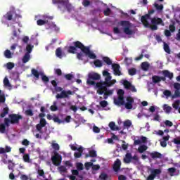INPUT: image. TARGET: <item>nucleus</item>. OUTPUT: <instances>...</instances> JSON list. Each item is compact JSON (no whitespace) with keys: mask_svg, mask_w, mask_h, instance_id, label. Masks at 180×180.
Segmentation results:
<instances>
[{"mask_svg":"<svg viewBox=\"0 0 180 180\" xmlns=\"http://www.w3.org/2000/svg\"><path fill=\"white\" fill-rule=\"evenodd\" d=\"M103 76L105 77L104 82H98L96 84L97 94L98 95H103L105 96H109V95H113V89L108 90V88L112 86L113 83H112V76L108 70L103 71Z\"/></svg>","mask_w":180,"mask_h":180,"instance_id":"nucleus-1","label":"nucleus"},{"mask_svg":"<svg viewBox=\"0 0 180 180\" xmlns=\"http://www.w3.org/2000/svg\"><path fill=\"white\" fill-rule=\"evenodd\" d=\"M73 46H70L68 48V53L70 54H75L77 53V49H80L81 51L87 56L91 60H95L96 58V55L94 52L91 51L89 46H85L81 41H77L73 42Z\"/></svg>","mask_w":180,"mask_h":180,"instance_id":"nucleus-2","label":"nucleus"},{"mask_svg":"<svg viewBox=\"0 0 180 180\" xmlns=\"http://www.w3.org/2000/svg\"><path fill=\"white\" fill-rule=\"evenodd\" d=\"M99 79H101V75L94 72H91L88 74L86 84L90 86H94L96 89V85H98V82H96V81H99Z\"/></svg>","mask_w":180,"mask_h":180,"instance_id":"nucleus-3","label":"nucleus"},{"mask_svg":"<svg viewBox=\"0 0 180 180\" xmlns=\"http://www.w3.org/2000/svg\"><path fill=\"white\" fill-rule=\"evenodd\" d=\"M55 89L56 92H60V94H56V99H64L65 98L70 99V95H74V91H72L71 90H63V88L60 86H56Z\"/></svg>","mask_w":180,"mask_h":180,"instance_id":"nucleus-4","label":"nucleus"},{"mask_svg":"<svg viewBox=\"0 0 180 180\" xmlns=\"http://www.w3.org/2000/svg\"><path fill=\"white\" fill-rule=\"evenodd\" d=\"M155 12V10L152 9L148 11V13L142 15L141 18V22L143 25L144 27H150V22H148L149 19H151V15Z\"/></svg>","mask_w":180,"mask_h":180,"instance_id":"nucleus-5","label":"nucleus"},{"mask_svg":"<svg viewBox=\"0 0 180 180\" xmlns=\"http://www.w3.org/2000/svg\"><path fill=\"white\" fill-rule=\"evenodd\" d=\"M150 22L152 25H150L149 27L151 30H158V25H162V26H164V21H162V19L158 17L150 18Z\"/></svg>","mask_w":180,"mask_h":180,"instance_id":"nucleus-6","label":"nucleus"},{"mask_svg":"<svg viewBox=\"0 0 180 180\" xmlns=\"http://www.w3.org/2000/svg\"><path fill=\"white\" fill-rule=\"evenodd\" d=\"M120 26H122L123 32L125 34L131 35L133 34V30L130 29L131 27V23L130 21L127 20H122L120 22Z\"/></svg>","mask_w":180,"mask_h":180,"instance_id":"nucleus-7","label":"nucleus"},{"mask_svg":"<svg viewBox=\"0 0 180 180\" xmlns=\"http://www.w3.org/2000/svg\"><path fill=\"white\" fill-rule=\"evenodd\" d=\"M10 122L12 124L19 123V120L23 119V117L18 114H11L9 115Z\"/></svg>","mask_w":180,"mask_h":180,"instance_id":"nucleus-8","label":"nucleus"},{"mask_svg":"<svg viewBox=\"0 0 180 180\" xmlns=\"http://www.w3.org/2000/svg\"><path fill=\"white\" fill-rule=\"evenodd\" d=\"M47 124V121H46V119L41 118L39 120V123L36 125V129L39 133L41 134H43V127H46V125Z\"/></svg>","mask_w":180,"mask_h":180,"instance_id":"nucleus-9","label":"nucleus"},{"mask_svg":"<svg viewBox=\"0 0 180 180\" xmlns=\"http://www.w3.org/2000/svg\"><path fill=\"white\" fill-rule=\"evenodd\" d=\"M61 155H59L58 153L55 152V155L51 157V161L53 165L58 167L61 164Z\"/></svg>","mask_w":180,"mask_h":180,"instance_id":"nucleus-10","label":"nucleus"},{"mask_svg":"<svg viewBox=\"0 0 180 180\" xmlns=\"http://www.w3.org/2000/svg\"><path fill=\"white\" fill-rule=\"evenodd\" d=\"M123 85L125 88V89L131 91V92H137V89H136V87L130 83V82L127 80H124L123 82Z\"/></svg>","mask_w":180,"mask_h":180,"instance_id":"nucleus-11","label":"nucleus"},{"mask_svg":"<svg viewBox=\"0 0 180 180\" xmlns=\"http://www.w3.org/2000/svg\"><path fill=\"white\" fill-rule=\"evenodd\" d=\"M133 103H134V99L131 96L127 97V103L124 102V106L126 109H133Z\"/></svg>","mask_w":180,"mask_h":180,"instance_id":"nucleus-12","label":"nucleus"},{"mask_svg":"<svg viewBox=\"0 0 180 180\" xmlns=\"http://www.w3.org/2000/svg\"><path fill=\"white\" fill-rule=\"evenodd\" d=\"M112 68L114 72V75H117L118 77H120L122 75V72H120V65L117 63H113L112 64Z\"/></svg>","mask_w":180,"mask_h":180,"instance_id":"nucleus-13","label":"nucleus"},{"mask_svg":"<svg viewBox=\"0 0 180 180\" xmlns=\"http://www.w3.org/2000/svg\"><path fill=\"white\" fill-rule=\"evenodd\" d=\"M114 103L117 106H123L124 105V97L118 96L117 98H114Z\"/></svg>","mask_w":180,"mask_h":180,"instance_id":"nucleus-14","label":"nucleus"},{"mask_svg":"<svg viewBox=\"0 0 180 180\" xmlns=\"http://www.w3.org/2000/svg\"><path fill=\"white\" fill-rule=\"evenodd\" d=\"M120 167H122V161H120V159H117L112 166L115 172H119Z\"/></svg>","mask_w":180,"mask_h":180,"instance_id":"nucleus-15","label":"nucleus"},{"mask_svg":"<svg viewBox=\"0 0 180 180\" xmlns=\"http://www.w3.org/2000/svg\"><path fill=\"white\" fill-rule=\"evenodd\" d=\"M150 156L153 160H157L158 158H162V154L157 151L150 153Z\"/></svg>","mask_w":180,"mask_h":180,"instance_id":"nucleus-16","label":"nucleus"},{"mask_svg":"<svg viewBox=\"0 0 180 180\" xmlns=\"http://www.w3.org/2000/svg\"><path fill=\"white\" fill-rule=\"evenodd\" d=\"M53 4H58V9H61V6H65L67 5V1L64 0H55L53 1Z\"/></svg>","mask_w":180,"mask_h":180,"instance_id":"nucleus-17","label":"nucleus"},{"mask_svg":"<svg viewBox=\"0 0 180 180\" xmlns=\"http://www.w3.org/2000/svg\"><path fill=\"white\" fill-rule=\"evenodd\" d=\"M124 164H130L131 162V153H127L123 159Z\"/></svg>","mask_w":180,"mask_h":180,"instance_id":"nucleus-18","label":"nucleus"},{"mask_svg":"<svg viewBox=\"0 0 180 180\" xmlns=\"http://www.w3.org/2000/svg\"><path fill=\"white\" fill-rule=\"evenodd\" d=\"M78 152H76L74 153V157L75 158H81V157L82 156V153H84V149L82 148V147H79L77 149Z\"/></svg>","mask_w":180,"mask_h":180,"instance_id":"nucleus-19","label":"nucleus"},{"mask_svg":"<svg viewBox=\"0 0 180 180\" xmlns=\"http://www.w3.org/2000/svg\"><path fill=\"white\" fill-rule=\"evenodd\" d=\"M162 74L166 78H169L170 79H172V78H174V73L169 72V70H163Z\"/></svg>","mask_w":180,"mask_h":180,"instance_id":"nucleus-20","label":"nucleus"},{"mask_svg":"<svg viewBox=\"0 0 180 180\" xmlns=\"http://www.w3.org/2000/svg\"><path fill=\"white\" fill-rule=\"evenodd\" d=\"M4 19L6 20H12L13 18V14L12 13V11H8L4 15Z\"/></svg>","mask_w":180,"mask_h":180,"instance_id":"nucleus-21","label":"nucleus"},{"mask_svg":"<svg viewBox=\"0 0 180 180\" xmlns=\"http://www.w3.org/2000/svg\"><path fill=\"white\" fill-rule=\"evenodd\" d=\"M30 60V54L29 53H26L22 57V61L23 64H26Z\"/></svg>","mask_w":180,"mask_h":180,"instance_id":"nucleus-22","label":"nucleus"},{"mask_svg":"<svg viewBox=\"0 0 180 180\" xmlns=\"http://www.w3.org/2000/svg\"><path fill=\"white\" fill-rule=\"evenodd\" d=\"M141 67L143 71H148V68H150V64L148 62H143L141 65Z\"/></svg>","mask_w":180,"mask_h":180,"instance_id":"nucleus-23","label":"nucleus"},{"mask_svg":"<svg viewBox=\"0 0 180 180\" xmlns=\"http://www.w3.org/2000/svg\"><path fill=\"white\" fill-rule=\"evenodd\" d=\"M148 148V147H147V146L141 145L138 148V152L140 153V154H143V153H144V151H147Z\"/></svg>","mask_w":180,"mask_h":180,"instance_id":"nucleus-24","label":"nucleus"},{"mask_svg":"<svg viewBox=\"0 0 180 180\" xmlns=\"http://www.w3.org/2000/svg\"><path fill=\"white\" fill-rule=\"evenodd\" d=\"M153 6L155 8L156 11H158V12H162V9H164V5L160 4L159 5L157 3H155L153 4Z\"/></svg>","mask_w":180,"mask_h":180,"instance_id":"nucleus-25","label":"nucleus"},{"mask_svg":"<svg viewBox=\"0 0 180 180\" xmlns=\"http://www.w3.org/2000/svg\"><path fill=\"white\" fill-rule=\"evenodd\" d=\"M176 22L175 21H172V24L169 26V31H170L172 33L175 32V30H176V27H175Z\"/></svg>","mask_w":180,"mask_h":180,"instance_id":"nucleus-26","label":"nucleus"},{"mask_svg":"<svg viewBox=\"0 0 180 180\" xmlns=\"http://www.w3.org/2000/svg\"><path fill=\"white\" fill-rule=\"evenodd\" d=\"M163 110L165 112V113H171L172 108L169 106L167 104H165L163 105Z\"/></svg>","mask_w":180,"mask_h":180,"instance_id":"nucleus-27","label":"nucleus"},{"mask_svg":"<svg viewBox=\"0 0 180 180\" xmlns=\"http://www.w3.org/2000/svg\"><path fill=\"white\" fill-rule=\"evenodd\" d=\"M94 64L95 67H97L99 68H101V67L103 66V63L102 62V60H101L99 59H96V60H94Z\"/></svg>","mask_w":180,"mask_h":180,"instance_id":"nucleus-28","label":"nucleus"},{"mask_svg":"<svg viewBox=\"0 0 180 180\" xmlns=\"http://www.w3.org/2000/svg\"><path fill=\"white\" fill-rule=\"evenodd\" d=\"M8 169H11L13 172V168H15V163L13 162V160H8Z\"/></svg>","mask_w":180,"mask_h":180,"instance_id":"nucleus-29","label":"nucleus"},{"mask_svg":"<svg viewBox=\"0 0 180 180\" xmlns=\"http://www.w3.org/2000/svg\"><path fill=\"white\" fill-rule=\"evenodd\" d=\"M103 61L107 64V65H112V60L108 56L103 57Z\"/></svg>","mask_w":180,"mask_h":180,"instance_id":"nucleus-30","label":"nucleus"},{"mask_svg":"<svg viewBox=\"0 0 180 180\" xmlns=\"http://www.w3.org/2000/svg\"><path fill=\"white\" fill-rule=\"evenodd\" d=\"M51 112H57L58 107L57 106V101H53V105L50 107Z\"/></svg>","mask_w":180,"mask_h":180,"instance_id":"nucleus-31","label":"nucleus"},{"mask_svg":"<svg viewBox=\"0 0 180 180\" xmlns=\"http://www.w3.org/2000/svg\"><path fill=\"white\" fill-rule=\"evenodd\" d=\"M152 81L153 84H158L159 82H161V79H160V76L158 75H153L152 77Z\"/></svg>","mask_w":180,"mask_h":180,"instance_id":"nucleus-32","label":"nucleus"},{"mask_svg":"<svg viewBox=\"0 0 180 180\" xmlns=\"http://www.w3.org/2000/svg\"><path fill=\"white\" fill-rule=\"evenodd\" d=\"M31 72L32 74V75H34V77H35V78L37 79H39V77H40V73L39 72V71L36 69H32L31 70Z\"/></svg>","mask_w":180,"mask_h":180,"instance_id":"nucleus-33","label":"nucleus"},{"mask_svg":"<svg viewBox=\"0 0 180 180\" xmlns=\"http://www.w3.org/2000/svg\"><path fill=\"white\" fill-rule=\"evenodd\" d=\"M161 170L160 169H155L151 171L150 174L154 176V177L155 178V176H157V175H160V174H161Z\"/></svg>","mask_w":180,"mask_h":180,"instance_id":"nucleus-34","label":"nucleus"},{"mask_svg":"<svg viewBox=\"0 0 180 180\" xmlns=\"http://www.w3.org/2000/svg\"><path fill=\"white\" fill-rule=\"evenodd\" d=\"M9 113V108L8 107H6L4 108L3 112L1 113L0 116L1 117H5L6 115Z\"/></svg>","mask_w":180,"mask_h":180,"instance_id":"nucleus-35","label":"nucleus"},{"mask_svg":"<svg viewBox=\"0 0 180 180\" xmlns=\"http://www.w3.org/2000/svg\"><path fill=\"white\" fill-rule=\"evenodd\" d=\"M109 127L111 130H119V127H116V124L114 122H110L109 123Z\"/></svg>","mask_w":180,"mask_h":180,"instance_id":"nucleus-36","label":"nucleus"},{"mask_svg":"<svg viewBox=\"0 0 180 180\" xmlns=\"http://www.w3.org/2000/svg\"><path fill=\"white\" fill-rule=\"evenodd\" d=\"M165 53H167V54H171V49H169V46L168 44L164 42V47H163Z\"/></svg>","mask_w":180,"mask_h":180,"instance_id":"nucleus-37","label":"nucleus"},{"mask_svg":"<svg viewBox=\"0 0 180 180\" xmlns=\"http://www.w3.org/2000/svg\"><path fill=\"white\" fill-rule=\"evenodd\" d=\"M131 126V121L129 120H126L124 122V129H130V127Z\"/></svg>","mask_w":180,"mask_h":180,"instance_id":"nucleus-38","label":"nucleus"},{"mask_svg":"<svg viewBox=\"0 0 180 180\" xmlns=\"http://www.w3.org/2000/svg\"><path fill=\"white\" fill-rule=\"evenodd\" d=\"M23 161L24 162H27V163H30V156L29 155V154H25L22 157Z\"/></svg>","mask_w":180,"mask_h":180,"instance_id":"nucleus-39","label":"nucleus"},{"mask_svg":"<svg viewBox=\"0 0 180 180\" xmlns=\"http://www.w3.org/2000/svg\"><path fill=\"white\" fill-rule=\"evenodd\" d=\"M56 56L59 58H61L63 57V51L61 50V48H58L56 51Z\"/></svg>","mask_w":180,"mask_h":180,"instance_id":"nucleus-40","label":"nucleus"},{"mask_svg":"<svg viewBox=\"0 0 180 180\" xmlns=\"http://www.w3.org/2000/svg\"><path fill=\"white\" fill-rule=\"evenodd\" d=\"M4 56H5L6 58H11L12 53H11V51L9 49H6L4 51Z\"/></svg>","mask_w":180,"mask_h":180,"instance_id":"nucleus-41","label":"nucleus"},{"mask_svg":"<svg viewBox=\"0 0 180 180\" xmlns=\"http://www.w3.org/2000/svg\"><path fill=\"white\" fill-rule=\"evenodd\" d=\"M168 172H169L170 176H174V174L176 172V169L175 167H170L167 169Z\"/></svg>","mask_w":180,"mask_h":180,"instance_id":"nucleus-42","label":"nucleus"},{"mask_svg":"<svg viewBox=\"0 0 180 180\" xmlns=\"http://www.w3.org/2000/svg\"><path fill=\"white\" fill-rule=\"evenodd\" d=\"M129 75L131 76L136 75L137 73V70L136 68H131L128 70Z\"/></svg>","mask_w":180,"mask_h":180,"instance_id":"nucleus-43","label":"nucleus"},{"mask_svg":"<svg viewBox=\"0 0 180 180\" xmlns=\"http://www.w3.org/2000/svg\"><path fill=\"white\" fill-rule=\"evenodd\" d=\"M47 22H49V21H46L44 20L39 19V20H37V24L38 25V26H43V25H46V23H47Z\"/></svg>","mask_w":180,"mask_h":180,"instance_id":"nucleus-44","label":"nucleus"},{"mask_svg":"<svg viewBox=\"0 0 180 180\" xmlns=\"http://www.w3.org/2000/svg\"><path fill=\"white\" fill-rule=\"evenodd\" d=\"M179 105H180V101L179 100H176L173 104L172 106L174 108V109H179Z\"/></svg>","mask_w":180,"mask_h":180,"instance_id":"nucleus-45","label":"nucleus"},{"mask_svg":"<svg viewBox=\"0 0 180 180\" xmlns=\"http://www.w3.org/2000/svg\"><path fill=\"white\" fill-rule=\"evenodd\" d=\"M144 53H146V50L143 49L141 51V54L139 57L135 58L136 61H140V60H141L144 57Z\"/></svg>","mask_w":180,"mask_h":180,"instance_id":"nucleus-46","label":"nucleus"},{"mask_svg":"<svg viewBox=\"0 0 180 180\" xmlns=\"http://www.w3.org/2000/svg\"><path fill=\"white\" fill-rule=\"evenodd\" d=\"M41 75L43 82L47 83L50 81V79H49V77H47L46 75H44V74H41Z\"/></svg>","mask_w":180,"mask_h":180,"instance_id":"nucleus-47","label":"nucleus"},{"mask_svg":"<svg viewBox=\"0 0 180 180\" xmlns=\"http://www.w3.org/2000/svg\"><path fill=\"white\" fill-rule=\"evenodd\" d=\"M89 154L90 155V157L91 158H95V157L97 156L96 155V152L95 151V150H91L89 151Z\"/></svg>","mask_w":180,"mask_h":180,"instance_id":"nucleus-48","label":"nucleus"},{"mask_svg":"<svg viewBox=\"0 0 180 180\" xmlns=\"http://www.w3.org/2000/svg\"><path fill=\"white\" fill-rule=\"evenodd\" d=\"M92 165H94V163H92L91 162H87L84 164V167L87 171L89 170V168H91V167H92Z\"/></svg>","mask_w":180,"mask_h":180,"instance_id":"nucleus-49","label":"nucleus"},{"mask_svg":"<svg viewBox=\"0 0 180 180\" xmlns=\"http://www.w3.org/2000/svg\"><path fill=\"white\" fill-rule=\"evenodd\" d=\"M67 9L68 12L71 11V5L68 4V2L66 1V5L65 6H61V9Z\"/></svg>","mask_w":180,"mask_h":180,"instance_id":"nucleus-50","label":"nucleus"},{"mask_svg":"<svg viewBox=\"0 0 180 180\" xmlns=\"http://www.w3.org/2000/svg\"><path fill=\"white\" fill-rule=\"evenodd\" d=\"M4 86H11V82H9L8 77L4 79Z\"/></svg>","mask_w":180,"mask_h":180,"instance_id":"nucleus-51","label":"nucleus"},{"mask_svg":"<svg viewBox=\"0 0 180 180\" xmlns=\"http://www.w3.org/2000/svg\"><path fill=\"white\" fill-rule=\"evenodd\" d=\"M34 47V46H32L30 44L27 45L26 46L27 53H28V54H30V53H32V50H33Z\"/></svg>","mask_w":180,"mask_h":180,"instance_id":"nucleus-52","label":"nucleus"},{"mask_svg":"<svg viewBox=\"0 0 180 180\" xmlns=\"http://www.w3.org/2000/svg\"><path fill=\"white\" fill-rule=\"evenodd\" d=\"M6 131V127L5 126L4 124H0V133H5Z\"/></svg>","mask_w":180,"mask_h":180,"instance_id":"nucleus-53","label":"nucleus"},{"mask_svg":"<svg viewBox=\"0 0 180 180\" xmlns=\"http://www.w3.org/2000/svg\"><path fill=\"white\" fill-rule=\"evenodd\" d=\"M103 13L105 16H109L110 13H112V10H110V8H107L105 10H104Z\"/></svg>","mask_w":180,"mask_h":180,"instance_id":"nucleus-54","label":"nucleus"},{"mask_svg":"<svg viewBox=\"0 0 180 180\" xmlns=\"http://www.w3.org/2000/svg\"><path fill=\"white\" fill-rule=\"evenodd\" d=\"M172 98H180V90H175L174 94L173 96H172Z\"/></svg>","mask_w":180,"mask_h":180,"instance_id":"nucleus-55","label":"nucleus"},{"mask_svg":"<svg viewBox=\"0 0 180 180\" xmlns=\"http://www.w3.org/2000/svg\"><path fill=\"white\" fill-rule=\"evenodd\" d=\"M6 67H7L8 70H12L15 67V63H13L12 62H8L6 64Z\"/></svg>","mask_w":180,"mask_h":180,"instance_id":"nucleus-56","label":"nucleus"},{"mask_svg":"<svg viewBox=\"0 0 180 180\" xmlns=\"http://www.w3.org/2000/svg\"><path fill=\"white\" fill-rule=\"evenodd\" d=\"M64 77H65V79H67L68 81H71V79H72L74 78V75H72L71 74L65 75Z\"/></svg>","mask_w":180,"mask_h":180,"instance_id":"nucleus-57","label":"nucleus"},{"mask_svg":"<svg viewBox=\"0 0 180 180\" xmlns=\"http://www.w3.org/2000/svg\"><path fill=\"white\" fill-rule=\"evenodd\" d=\"M52 148H53V150H55L56 151H58V150H60V145H58V143H52Z\"/></svg>","mask_w":180,"mask_h":180,"instance_id":"nucleus-58","label":"nucleus"},{"mask_svg":"<svg viewBox=\"0 0 180 180\" xmlns=\"http://www.w3.org/2000/svg\"><path fill=\"white\" fill-rule=\"evenodd\" d=\"M25 115L26 116H33L34 113H33V110L28 109L25 110Z\"/></svg>","mask_w":180,"mask_h":180,"instance_id":"nucleus-59","label":"nucleus"},{"mask_svg":"<svg viewBox=\"0 0 180 180\" xmlns=\"http://www.w3.org/2000/svg\"><path fill=\"white\" fill-rule=\"evenodd\" d=\"M82 5H83V6L86 8V6H89L91 5V1H89L88 0H84L82 2Z\"/></svg>","mask_w":180,"mask_h":180,"instance_id":"nucleus-60","label":"nucleus"},{"mask_svg":"<svg viewBox=\"0 0 180 180\" xmlns=\"http://www.w3.org/2000/svg\"><path fill=\"white\" fill-rule=\"evenodd\" d=\"M163 94L165 96H167V98H169V96L172 95L171 91L169 90H165Z\"/></svg>","mask_w":180,"mask_h":180,"instance_id":"nucleus-61","label":"nucleus"},{"mask_svg":"<svg viewBox=\"0 0 180 180\" xmlns=\"http://www.w3.org/2000/svg\"><path fill=\"white\" fill-rule=\"evenodd\" d=\"M100 106H101V108H106V106H108V101H101Z\"/></svg>","mask_w":180,"mask_h":180,"instance_id":"nucleus-62","label":"nucleus"},{"mask_svg":"<svg viewBox=\"0 0 180 180\" xmlns=\"http://www.w3.org/2000/svg\"><path fill=\"white\" fill-rule=\"evenodd\" d=\"M59 171H60V172L65 173V172H67V167H65V166H60L59 167Z\"/></svg>","mask_w":180,"mask_h":180,"instance_id":"nucleus-63","label":"nucleus"},{"mask_svg":"<svg viewBox=\"0 0 180 180\" xmlns=\"http://www.w3.org/2000/svg\"><path fill=\"white\" fill-rule=\"evenodd\" d=\"M174 88L177 91H180V83H178V82L174 83Z\"/></svg>","mask_w":180,"mask_h":180,"instance_id":"nucleus-64","label":"nucleus"}]
</instances>
